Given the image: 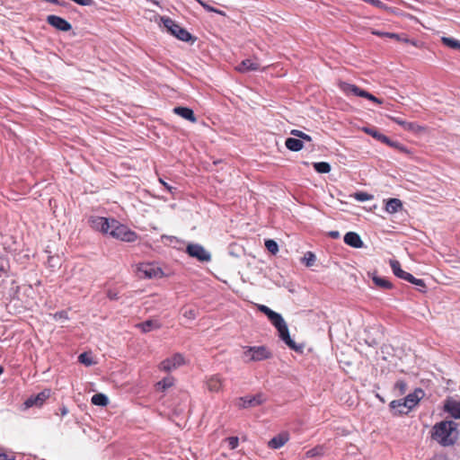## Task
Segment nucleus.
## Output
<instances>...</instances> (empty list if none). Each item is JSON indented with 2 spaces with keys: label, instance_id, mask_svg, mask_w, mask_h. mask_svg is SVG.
Wrapping results in <instances>:
<instances>
[{
  "label": "nucleus",
  "instance_id": "9d476101",
  "mask_svg": "<svg viewBox=\"0 0 460 460\" xmlns=\"http://www.w3.org/2000/svg\"><path fill=\"white\" fill-rule=\"evenodd\" d=\"M89 223L93 229L104 234H108L111 228L110 223H111V219L102 217H91L89 218Z\"/></svg>",
  "mask_w": 460,
  "mask_h": 460
},
{
  "label": "nucleus",
  "instance_id": "4468645a",
  "mask_svg": "<svg viewBox=\"0 0 460 460\" xmlns=\"http://www.w3.org/2000/svg\"><path fill=\"white\" fill-rule=\"evenodd\" d=\"M444 411L454 419L460 420V401L448 399L444 404Z\"/></svg>",
  "mask_w": 460,
  "mask_h": 460
},
{
  "label": "nucleus",
  "instance_id": "72a5a7b5",
  "mask_svg": "<svg viewBox=\"0 0 460 460\" xmlns=\"http://www.w3.org/2000/svg\"><path fill=\"white\" fill-rule=\"evenodd\" d=\"M316 260V257L315 255L311 252H307L305 253V256L303 258V262L307 266V267H310L312 266L314 261Z\"/></svg>",
  "mask_w": 460,
  "mask_h": 460
},
{
  "label": "nucleus",
  "instance_id": "6e6552de",
  "mask_svg": "<svg viewBox=\"0 0 460 460\" xmlns=\"http://www.w3.org/2000/svg\"><path fill=\"white\" fill-rule=\"evenodd\" d=\"M186 363L182 354L175 353L170 358L164 359L160 365L159 369L164 372H172Z\"/></svg>",
  "mask_w": 460,
  "mask_h": 460
},
{
  "label": "nucleus",
  "instance_id": "13d9d810",
  "mask_svg": "<svg viewBox=\"0 0 460 460\" xmlns=\"http://www.w3.org/2000/svg\"><path fill=\"white\" fill-rule=\"evenodd\" d=\"M67 412H68V411H67V409L66 407L62 408V410H61V415L62 416L66 415Z\"/></svg>",
  "mask_w": 460,
  "mask_h": 460
},
{
  "label": "nucleus",
  "instance_id": "aec40b11",
  "mask_svg": "<svg viewBox=\"0 0 460 460\" xmlns=\"http://www.w3.org/2000/svg\"><path fill=\"white\" fill-rule=\"evenodd\" d=\"M288 435L287 433H282L271 438L269 441V447L274 449L280 448L288 442Z\"/></svg>",
  "mask_w": 460,
  "mask_h": 460
},
{
  "label": "nucleus",
  "instance_id": "cd10ccee",
  "mask_svg": "<svg viewBox=\"0 0 460 460\" xmlns=\"http://www.w3.org/2000/svg\"><path fill=\"white\" fill-rule=\"evenodd\" d=\"M373 281L376 286H378L381 288L389 289L392 288L391 282L385 278L374 276Z\"/></svg>",
  "mask_w": 460,
  "mask_h": 460
},
{
  "label": "nucleus",
  "instance_id": "2eb2a0df",
  "mask_svg": "<svg viewBox=\"0 0 460 460\" xmlns=\"http://www.w3.org/2000/svg\"><path fill=\"white\" fill-rule=\"evenodd\" d=\"M50 391L45 390L38 394L36 396H31L25 402L27 407L40 406L49 397Z\"/></svg>",
  "mask_w": 460,
  "mask_h": 460
},
{
  "label": "nucleus",
  "instance_id": "864d4df0",
  "mask_svg": "<svg viewBox=\"0 0 460 460\" xmlns=\"http://www.w3.org/2000/svg\"><path fill=\"white\" fill-rule=\"evenodd\" d=\"M411 277V273L404 271V273H403V275H402V277L401 279H404L406 281H409Z\"/></svg>",
  "mask_w": 460,
  "mask_h": 460
},
{
  "label": "nucleus",
  "instance_id": "e433bc0d",
  "mask_svg": "<svg viewBox=\"0 0 460 460\" xmlns=\"http://www.w3.org/2000/svg\"><path fill=\"white\" fill-rule=\"evenodd\" d=\"M183 316L189 320H194L197 316V312L193 308H188L184 310Z\"/></svg>",
  "mask_w": 460,
  "mask_h": 460
},
{
  "label": "nucleus",
  "instance_id": "5fc2aeb1",
  "mask_svg": "<svg viewBox=\"0 0 460 460\" xmlns=\"http://www.w3.org/2000/svg\"><path fill=\"white\" fill-rule=\"evenodd\" d=\"M162 239H167V240H169L171 243H172V241H178L176 237H174V236H169V235H163V236H162Z\"/></svg>",
  "mask_w": 460,
  "mask_h": 460
},
{
  "label": "nucleus",
  "instance_id": "e2e57ef3",
  "mask_svg": "<svg viewBox=\"0 0 460 460\" xmlns=\"http://www.w3.org/2000/svg\"><path fill=\"white\" fill-rule=\"evenodd\" d=\"M160 181L169 190H171V187L166 184L164 181L160 180Z\"/></svg>",
  "mask_w": 460,
  "mask_h": 460
},
{
  "label": "nucleus",
  "instance_id": "39448f33",
  "mask_svg": "<svg viewBox=\"0 0 460 460\" xmlns=\"http://www.w3.org/2000/svg\"><path fill=\"white\" fill-rule=\"evenodd\" d=\"M339 88L341 89V91H342L343 93H345L348 96L349 95L359 96V97L368 99V100H370L376 103H378V104L382 103L381 100L377 99L370 93L360 89L359 87H358L355 84H351L345 83V82H340Z\"/></svg>",
  "mask_w": 460,
  "mask_h": 460
},
{
  "label": "nucleus",
  "instance_id": "603ef678",
  "mask_svg": "<svg viewBox=\"0 0 460 460\" xmlns=\"http://www.w3.org/2000/svg\"><path fill=\"white\" fill-rule=\"evenodd\" d=\"M367 133H368L369 135L373 136L375 138L378 139V132L373 130V129H367L366 130Z\"/></svg>",
  "mask_w": 460,
  "mask_h": 460
},
{
  "label": "nucleus",
  "instance_id": "f03ea898",
  "mask_svg": "<svg viewBox=\"0 0 460 460\" xmlns=\"http://www.w3.org/2000/svg\"><path fill=\"white\" fill-rule=\"evenodd\" d=\"M259 310L266 314L271 323L276 327L279 332L280 339L291 349H296L295 341L290 338L289 332L286 322L281 314L272 311L270 308L264 305L258 306Z\"/></svg>",
  "mask_w": 460,
  "mask_h": 460
},
{
  "label": "nucleus",
  "instance_id": "4d7b16f0",
  "mask_svg": "<svg viewBox=\"0 0 460 460\" xmlns=\"http://www.w3.org/2000/svg\"><path fill=\"white\" fill-rule=\"evenodd\" d=\"M395 147L399 148L401 151L402 152H407L406 148L401 145H399L398 143H395Z\"/></svg>",
  "mask_w": 460,
  "mask_h": 460
},
{
  "label": "nucleus",
  "instance_id": "393cba45",
  "mask_svg": "<svg viewBox=\"0 0 460 460\" xmlns=\"http://www.w3.org/2000/svg\"><path fill=\"white\" fill-rule=\"evenodd\" d=\"M174 385V378L172 376H166L156 384V389L164 392Z\"/></svg>",
  "mask_w": 460,
  "mask_h": 460
},
{
  "label": "nucleus",
  "instance_id": "a211bd4d",
  "mask_svg": "<svg viewBox=\"0 0 460 460\" xmlns=\"http://www.w3.org/2000/svg\"><path fill=\"white\" fill-rule=\"evenodd\" d=\"M422 394L421 390H417L413 394H408L403 399V405L406 406L407 411H411L420 401V395Z\"/></svg>",
  "mask_w": 460,
  "mask_h": 460
},
{
  "label": "nucleus",
  "instance_id": "052dcab7",
  "mask_svg": "<svg viewBox=\"0 0 460 460\" xmlns=\"http://www.w3.org/2000/svg\"><path fill=\"white\" fill-rule=\"evenodd\" d=\"M4 272V268L3 265H0V277L2 276V274Z\"/></svg>",
  "mask_w": 460,
  "mask_h": 460
},
{
  "label": "nucleus",
  "instance_id": "f8f14e48",
  "mask_svg": "<svg viewBox=\"0 0 460 460\" xmlns=\"http://www.w3.org/2000/svg\"><path fill=\"white\" fill-rule=\"evenodd\" d=\"M47 22L49 25L61 31H68L72 28L67 21L57 15H49Z\"/></svg>",
  "mask_w": 460,
  "mask_h": 460
},
{
  "label": "nucleus",
  "instance_id": "4be33fe9",
  "mask_svg": "<svg viewBox=\"0 0 460 460\" xmlns=\"http://www.w3.org/2000/svg\"><path fill=\"white\" fill-rule=\"evenodd\" d=\"M402 208V203L399 199H389L385 205L386 212L394 214Z\"/></svg>",
  "mask_w": 460,
  "mask_h": 460
},
{
  "label": "nucleus",
  "instance_id": "bf43d9fd",
  "mask_svg": "<svg viewBox=\"0 0 460 460\" xmlns=\"http://www.w3.org/2000/svg\"><path fill=\"white\" fill-rule=\"evenodd\" d=\"M214 13H219V14H222V15H225L226 13L221 11V10H218V9H216V11H213Z\"/></svg>",
  "mask_w": 460,
  "mask_h": 460
},
{
  "label": "nucleus",
  "instance_id": "0eeeda50",
  "mask_svg": "<svg viewBox=\"0 0 460 460\" xmlns=\"http://www.w3.org/2000/svg\"><path fill=\"white\" fill-rule=\"evenodd\" d=\"M164 26L177 39L182 41H189L191 39L190 33L170 18H162Z\"/></svg>",
  "mask_w": 460,
  "mask_h": 460
},
{
  "label": "nucleus",
  "instance_id": "a878e982",
  "mask_svg": "<svg viewBox=\"0 0 460 460\" xmlns=\"http://www.w3.org/2000/svg\"><path fill=\"white\" fill-rule=\"evenodd\" d=\"M91 402L94 405L106 406L109 403V399L103 394H95L93 395Z\"/></svg>",
  "mask_w": 460,
  "mask_h": 460
},
{
  "label": "nucleus",
  "instance_id": "09e8293b",
  "mask_svg": "<svg viewBox=\"0 0 460 460\" xmlns=\"http://www.w3.org/2000/svg\"><path fill=\"white\" fill-rule=\"evenodd\" d=\"M396 387L402 392V393H404L405 392V387H406V385L404 382L402 381H399L396 383Z\"/></svg>",
  "mask_w": 460,
  "mask_h": 460
},
{
  "label": "nucleus",
  "instance_id": "37998d69",
  "mask_svg": "<svg viewBox=\"0 0 460 460\" xmlns=\"http://www.w3.org/2000/svg\"><path fill=\"white\" fill-rule=\"evenodd\" d=\"M363 1L373 5V6H376V7H379V8L384 7V4L380 0H363Z\"/></svg>",
  "mask_w": 460,
  "mask_h": 460
},
{
  "label": "nucleus",
  "instance_id": "58836bf2",
  "mask_svg": "<svg viewBox=\"0 0 460 460\" xmlns=\"http://www.w3.org/2000/svg\"><path fill=\"white\" fill-rule=\"evenodd\" d=\"M355 199L358 201H367L372 199V196L367 192H358L355 194Z\"/></svg>",
  "mask_w": 460,
  "mask_h": 460
},
{
  "label": "nucleus",
  "instance_id": "de8ad7c7",
  "mask_svg": "<svg viewBox=\"0 0 460 460\" xmlns=\"http://www.w3.org/2000/svg\"><path fill=\"white\" fill-rule=\"evenodd\" d=\"M55 318L56 319H67V314L64 311L62 312H58V313H56L55 314Z\"/></svg>",
  "mask_w": 460,
  "mask_h": 460
},
{
  "label": "nucleus",
  "instance_id": "f257e3e1",
  "mask_svg": "<svg viewBox=\"0 0 460 460\" xmlns=\"http://www.w3.org/2000/svg\"><path fill=\"white\" fill-rule=\"evenodd\" d=\"M431 438L443 447L452 446L458 438V424L453 420H442L432 428Z\"/></svg>",
  "mask_w": 460,
  "mask_h": 460
},
{
  "label": "nucleus",
  "instance_id": "dca6fc26",
  "mask_svg": "<svg viewBox=\"0 0 460 460\" xmlns=\"http://www.w3.org/2000/svg\"><path fill=\"white\" fill-rule=\"evenodd\" d=\"M344 243L353 248H361L363 242L360 236L355 232H349L344 235Z\"/></svg>",
  "mask_w": 460,
  "mask_h": 460
},
{
  "label": "nucleus",
  "instance_id": "b1692460",
  "mask_svg": "<svg viewBox=\"0 0 460 460\" xmlns=\"http://www.w3.org/2000/svg\"><path fill=\"white\" fill-rule=\"evenodd\" d=\"M390 408L395 414H407L410 411H407L406 406L403 405V399L392 401L390 402Z\"/></svg>",
  "mask_w": 460,
  "mask_h": 460
},
{
  "label": "nucleus",
  "instance_id": "423d86ee",
  "mask_svg": "<svg viewBox=\"0 0 460 460\" xmlns=\"http://www.w3.org/2000/svg\"><path fill=\"white\" fill-rule=\"evenodd\" d=\"M137 270L141 278L159 279L164 276L163 270L157 264L152 262L139 263Z\"/></svg>",
  "mask_w": 460,
  "mask_h": 460
},
{
  "label": "nucleus",
  "instance_id": "9b49d317",
  "mask_svg": "<svg viewBox=\"0 0 460 460\" xmlns=\"http://www.w3.org/2000/svg\"><path fill=\"white\" fill-rule=\"evenodd\" d=\"M205 383L209 392L218 393L222 390L224 378L217 374L211 375L206 378Z\"/></svg>",
  "mask_w": 460,
  "mask_h": 460
},
{
  "label": "nucleus",
  "instance_id": "c9c22d12",
  "mask_svg": "<svg viewBox=\"0 0 460 460\" xmlns=\"http://www.w3.org/2000/svg\"><path fill=\"white\" fill-rule=\"evenodd\" d=\"M291 135H293V136H295L296 137H299L301 140L303 139V140H305V141H308V142L312 140V138H311V137L309 135H307V134H305V133H304V132H302L300 130H297V129H293L291 131Z\"/></svg>",
  "mask_w": 460,
  "mask_h": 460
},
{
  "label": "nucleus",
  "instance_id": "4c0bfd02",
  "mask_svg": "<svg viewBox=\"0 0 460 460\" xmlns=\"http://www.w3.org/2000/svg\"><path fill=\"white\" fill-rule=\"evenodd\" d=\"M0 460H15V456L13 452L0 450Z\"/></svg>",
  "mask_w": 460,
  "mask_h": 460
},
{
  "label": "nucleus",
  "instance_id": "f704fd0d",
  "mask_svg": "<svg viewBox=\"0 0 460 460\" xmlns=\"http://www.w3.org/2000/svg\"><path fill=\"white\" fill-rule=\"evenodd\" d=\"M323 454V449L322 447H316L314 448H312L310 450H308L306 452V456L307 457H314V456H322Z\"/></svg>",
  "mask_w": 460,
  "mask_h": 460
},
{
  "label": "nucleus",
  "instance_id": "a19ab883",
  "mask_svg": "<svg viewBox=\"0 0 460 460\" xmlns=\"http://www.w3.org/2000/svg\"><path fill=\"white\" fill-rule=\"evenodd\" d=\"M374 34L378 35V36H385V37H389L392 39L400 40L399 35L395 34V33L376 31V32H374Z\"/></svg>",
  "mask_w": 460,
  "mask_h": 460
},
{
  "label": "nucleus",
  "instance_id": "8fccbe9b",
  "mask_svg": "<svg viewBox=\"0 0 460 460\" xmlns=\"http://www.w3.org/2000/svg\"><path fill=\"white\" fill-rule=\"evenodd\" d=\"M415 286L419 287L420 288H425V283L422 279H417L415 282L413 283Z\"/></svg>",
  "mask_w": 460,
  "mask_h": 460
},
{
  "label": "nucleus",
  "instance_id": "bb28decb",
  "mask_svg": "<svg viewBox=\"0 0 460 460\" xmlns=\"http://www.w3.org/2000/svg\"><path fill=\"white\" fill-rule=\"evenodd\" d=\"M441 41L443 42L444 45L450 49L460 50V40H458L449 37H442Z\"/></svg>",
  "mask_w": 460,
  "mask_h": 460
},
{
  "label": "nucleus",
  "instance_id": "c85d7f7f",
  "mask_svg": "<svg viewBox=\"0 0 460 460\" xmlns=\"http://www.w3.org/2000/svg\"><path fill=\"white\" fill-rule=\"evenodd\" d=\"M405 130L420 134L425 131V128L415 122H407V124L405 125Z\"/></svg>",
  "mask_w": 460,
  "mask_h": 460
},
{
  "label": "nucleus",
  "instance_id": "2f4dec72",
  "mask_svg": "<svg viewBox=\"0 0 460 460\" xmlns=\"http://www.w3.org/2000/svg\"><path fill=\"white\" fill-rule=\"evenodd\" d=\"M78 360L80 363L85 365V366H92L94 364V361L93 359L92 354L88 352H84L79 355Z\"/></svg>",
  "mask_w": 460,
  "mask_h": 460
},
{
  "label": "nucleus",
  "instance_id": "5701e85b",
  "mask_svg": "<svg viewBox=\"0 0 460 460\" xmlns=\"http://www.w3.org/2000/svg\"><path fill=\"white\" fill-rule=\"evenodd\" d=\"M285 145L288 149L295 152L300 151L304 146L302 140L295 137L287 138Z\"/></svg>",
  "mask_w": 460,
  "mask_h": 460
},
{
  "label": "nucleus",
  "instance_id": "49530a36",
  "mask_svg": "<svg viewBox=\"0 0 460 460\" xmlns=\"http://www.w3.org/2000/svg\"><path fill=\"white\" fill-rule=\"evenodd\" d=\"M198 2L204 7V9H206L207 11L208 12H213V11H216V8L210 6L209 4H208L207 3L201 1V0H198Z\"/></svg>",
  "mask_w": 460,
  "mask_h": 460
},
{
  "label": "nucleus",
  "instance_id": "20e7f679",
  "mask_svg": "<svg viewBox=\"0 0 460 460\" xmlns=\"http://www.w3.org/2000/svg\"><path fill=\"white\" fill-rule=\"evenodd\" d=\"M271 358V352L265 346L244 347L243 359L244 362L261 361Z\"/></svg>",
  "mask_w": 460,
  "mask_h": 460
},
{
  "label": "nucleus",
  "instance_id": "6e6d98bb",
  "mask_svg": "<svg viewBox=\"0 0 460 460\" xmlns=\"http://www.w3.org/2000/svg\"><path fill=\"white\" fill-rule=\"evenodd\" d=\"M330 235L333 238H338L340 236V234L337 231H332L330 232Z\"/></svg>",
  "mask_w": 460,
  "mask_h": 460
},
{
  "label": "nucleus",
  "instance_id": "3c124183",
  "mask_svg": "<svg viewBox=\"0 0 460 460\" xmlns=\"http://www.w3.org/2000/svg\"><path fill=\"white\" fill-rule=\"evenodd\" d=\"M107 296L111 300H116L118 298L117 293L111 290L108 292Z\"/></svg>",
  "mask_w": 460,
  "mask_h": 460
},
{
  "label": "nucleus",
  "instance_id": "6ab92c4d",
  "mask_svg": "<svg viewBox=\"0 0 460 460\" xmlns=\"http://www.w3.org/2000/svg\"><path fill=\"white\" fill-rule=\"evenodd\" d=\"M173 112L181 118L190 121V122H196L197 119L194 115V112L191 109L187 107H175L173 109Z\"/></svg>",
  "mask_w": 460,
  "mask_h": 460
},
{
  "label": "nucleus",
  "instance_id": "1a4fd4ad",
  "mask_svg": "<svg viewBox=\"0 0 460 460\" xmlns=\"http://www.w3.org/2000/svg\"><path fill=\"white\" fill-rule=\"evenodd\" d=\"M187 253L199 261L208 262L211 260L210 253L205 248L198 243H190L186 249Z\"/></svg>",
  "mask_w": 460,
  "mask_h": 460
},
{
  "label": "nucleus",
  "instance_id": "ddd939ff",
  "mask_svg": "<svg viewBox=\"0 0 460 460\" xmlns=\"http://www.w3.org/2000/svg\"><path fill=\"white\" fill-rule=\"evenodd\" d=\"M264 398L262 394L247 395L239 398L238 406L243 408H249L260 405L263 402Z\"/></svg>",
  "mask_w": 460,
  "mask_h": 460
},
{
  "label": "nucleus",
  "instance_id": "473e14b6",
  "mask_svg": "<svg viewBox=\"0 0 460 460\" xmlns=\"http://www.w3.org/2000/svg\"><path fill=\"white\" fill-rule=\"evenodd\" d=\"M265 247L272 254H276L279 252V245L274 240H271V239L266 240Z\"/></svg>",
  "mask_w": 460,
  "mask_h": 460
},
{
  "label": "nucleus",
  "instance_id": "c03bdc74",
  "mask_svg": "<svg viewBox=\"0 0 460 460\" xmlns=\"http://www.w3.org/2000/svg\"><path fill=\"white\" fill-rule=\"evenodd\" d=\"M74 2L82 6H90L93 4V0H75Z\"/></svg>",
  "mask_w": 460,
  "mask_h": 460
},
{
  "label": "nucleus",
  "instance_id": "7ed1b4c3",
  "mask_svg": "<svg viewBox=\"0 0 460 460\" xmlns=\"http://www.w3.org/2000/svg\"><path fill=\"white\" fill-rule=\"evenodd\" d=\"M110 225L111 228L108 234L113 238L128 243L135 242L137 239V234L135 232L131 231L128 226L120 224L119 221L111 219Z\"/></svg>",
  "mask_w": 460,
  "mask_h": 460
},
{
  "label": "nucleus",
  "instance_id": "7c9ffc66",
  "mask_svg": "<svg viewBox=\"0 0 460 460\" xmlns=\"http://www.w3.org/2000/svg\"><path fill=\"white\" fill-rule=\"evenodd\" d=\"M390 266L394 274L401 279L404 273V270H402L400 262L398 261L392 260L390 261Z\"/></svg>",
  "mask_w": 460,
  "mask_h": 460
},
{
  "label": "nucleus",
  "instance_id": "f3484780",
  "mask_svg": "<svg viewBox=\"0 0 460 460\" xmlns=\"http://www.w3.org/2000/svg\"><path fill=\"white\" fill-rule=\"evenodd\" d=\"M261 67V65L252 59H244L241 62V64L237 66V70L241 73H246L249 71H257Z\"/></svg>",
  "mask_w": 460,
  "mask_h": 460
},
{
  "label": "nucleus",
  "instance_id": "c756f323",
  "mask_svg": "<svg viewBox=\"0 0 460 460\" xmlns=\"http://www.w3.org/2000/svg\"><path fill=\"white\" fill-rule=\"evenodd\" d=\"M314 168L319 173H328L331 171V165L326 162L314 163Z\"/></svg>",
  "mask_w": 460,
  "mask_h": 460
},
{
  "label": "nucleus",
  "instance_id": "0e129e2a",
  "mask_svg": "<svg viewBox=\"0 0 460 460\" xmlns=\"http://www.w3.org/2000/svg\"><path fill=\"white\" fill-rule=\"evenodd\" d=\"M3 373V368L0 367V375Z\"/></svg>",
  "mask_w": 460,
  "mask_h": 460
},
{
  "label": "nucleus",
  "instance_id": "ea45409f",
  "mask_svg": "<svg viewBox=\"0 0 460 460\" xmlns=\"http://www.w3.org/2000/svg\"><path fill=\"white\" fill-rule=\"evenodd\" d=\"M228 447L231 449H234L238 446V438L236 437H230L227 438Z\"/></svg>",
  "mask_w": 460,
  "mask_h": 460
},
{
  "label": "nucleus",
  "instance_id": "680f3d73",
  "mask_svg": "<svg viewBox=\"0 0 460 460\" xmlns=\"http://www.w3.org/2000/svg\"><path fill=\"white\" fill-rule=\"evenodd\" d=\"M416 279H416V278H414V277L411 275V279H410V280H409L408 282H411V283H412V284H413V283L415 282V280H416Z\"/></svg>",
  "mask_w": 460,
  "mask_h": 460
},
{
  "label": "nucleus",
  "instance_id": "a18cd8bd",
  "mask_svg": "<svg viewBox=\"0 0 460 460\" xmlns=\"http://www.w3.org/2000/svg\"><path fill=\"white\" fill-rule=\"evenodd\" d=\"M394 122L397 123L398 125L402 126L404 129H405V125L407 124L408 121L406 120H402L399 118H395V117H391L390 118Z\"/></svg>",
  "mask_w": 460,
  "mask_h": 460
},
{
  "label": "nucleus",
  "instance_id": "412c9836",
  "mask_svg": "<svg viewBox=\"0 0 460 460\" xmlns=\"http://www.w3.org/2000/svg\"><path fill=\"white\" fill-rule=\"evenodd\" d=\"M161 323L156 320H147L137 325L143 332H149L161 328Z\"/></svg>",
  "mask_w": 460,
  "mask_h": 460
},
{
  "label": "nucleus",
  "instance_id": "79ce46f5",
  "mask_svg": "<svg viewBox=\"0 0 460 460\" xmlns=\"http://www.w3.org/2000/svg\"><path fill=\"white\" fill-rule=\"evenodd\" d=\"M378 140L382 141L383 143H385L389 146H395L394 142H392L386 136L383 134H378Z\"/></svg>",
  "mask_w": 460,
  "mask_h": 460
}]
</instances>
